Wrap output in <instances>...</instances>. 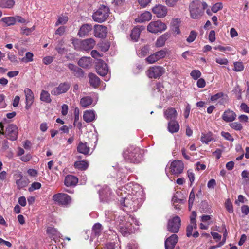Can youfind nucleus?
Masks as SVG:
<instances>
[{"label":"nucleus","instance_id":"5701e85b","mask_svg":"<svg viewBox=\"0 0 249 249\" xmlns=\"http://www.w3.org/2000/svg\"><path fill=\"white\" fill-rule=\"evenodd\" d=\"M95 113L93 110H86L83 114V119L87 123L91 122L95 119Z\"/></svg>","mask_w":249,"mask_h":249},{"label":"nucleus","instance_id":"8fccbe9b","mask_svg":"<svg viewBox=\"0 0 249 249\" xmlns=\"http://www.w3.org/2000/svg\"><path fill=\"white\" fill-rule=\"evenodd\" d=\"M145 60L148 64H153L158 61L155 53L147 57Z\"/></svg>","mask_w":249,"mask_h":249},{"label":"nucleus","instance_id":"9b49d317","mask_svg":"<svg viewBox=\"0 0 249 249\" xmlns=\"http://www.w3.org/2000/svg\"><path fill=\"white\" fill-rule=\"evenodd\" d=\"M74 46L76 47L75 42H73ZM75 44L79 45L82 50L88 51L92 49L95 45V41L92 38H89L81 41L76 40Z\"/></svg>","mask_w":249,"mask_h":249},{"label":"nucleus","instance_id":"1a4fd4ad","mask_svg":"<svg viewBox=\"0 0 249 249\" xmlns=\"http://www.w3.org/2000/svg\"><path fill=\"white\" fill-rule=\"evenodd\" d=\"M180 218L178 216L169 219L167 224L168 231L173 233L178 232L180 227Z\"/></svg>","mask_w":249,"mask_h":249},{"label":"nucleus","instance_id":"864d4df0","mask_svg":"<svg viewBox=\"0 0 249 249\" xmlns=\"http://www.w3.org/2000/svg\"><path fill=\"white\" fill-rule=\"evenodd\" d=\"M16 184L18 186V187L20 189L26 186L27 184V182L25 179L21 177L20 179L17 180Z\"/></svg>","mask_w":249,"mask_h":249},{"label":"nucleus","instance_id":"6e6d98bb","mask_svg":"<svg viewBox=\"0 0 249 249\" xmlns=\"http://www.w3.org/2000/svg\"><path fill=\"white\" fill-rule=\"evenodd\" d=\"M225 205L226 209L230 213H232L233 212L232 203L229 199H227L226 201Z\"/></svg>","mask_w":249,"mask_h":249},{"label":"nucleus","instance_id":"a878e982","mask_svg":"<svg viewBox=\"0 0 249 249\" xmlns=\"http://www.w3.org/2000/svg\"><path fill=\"white\" fill-rule=\"evenodd\" d=\"M92 29V27L91 25L88 24H84L80 27L78 35L80 36L83 37L91 31Z\"/></svg>","mask_w":249,"mask_h":249},{"label":"nucleus","instance_id":"e433bc0d","mask_svg":"<svg viewBox=\"0 0 249 249\" xmlns=\"http://www.w3.org/2000/svg\"><path fill=\"white\" fill-rule=\"evenodd\" d=\"M93 102V99L89 96L83 97L80 100V105L83 107H86L91 105Z\"/></svg>","mask_w":249,"mask_h":249},{"label":"nucleus","instance_id":"4c0bfd02","mask_svg":"<svg viewBox=\"0 0 249 249\" xmlns=\"http://www.w3.org/2000/svg\"><path fill=\"white\" fill-rule=\"evenodd\" d=\"M88 163L85 160L77 161L74 163V167L75 168L85 170L88 167Z\"/></svg>","mask_w":249,"mask_h":249},{"label":"nucleus","instance_id":"f3484780","mask_svg":"<svg viewBox=\"0 0 249 249\" xmlns=\"http://www.w3.org/2000/svg\"><path fill=\"white\" fill-rule=\"evenodd\" d=\"M24 93L26 97V109H29L34 101V96L32 91L29 88L24 89Z\"/></svg>","mask_w":249,"mask_h":249},{"label":"nucleus","instance_id":"603ef678","mask_svg":"<svg viewBox=\"0 0 249 249\" xmlns=\"http://www.w3.org/2000/svg\"><path fill=\"white\" fill-rule=\"evenodd\" d=\"M33 54L31 52L26 53L25 56L21 59V61L27 63L33 61Z\"/></svg>","mask_w":249,"mask_h":249},{"label":"nucleus","instance_id":"393cba45","mask_svg":"<svg viewBox=\"0 0 249 249\" xmlns=\"http://www.w3.org/2000/svg\"><path fill=\"white\" fill-rule=\"evenodd\" d=\"M78 182L77 178L72 175H68L66 177L64 183L67 186H74Z\"/></svg>","mask_w":249,"mask_h":249},{"label":"nucleus","instance_id":"b1692460","mask_svg":"<svg viewBox=\"0 0 249 249\" xmlns=\"http://www.w3.org/2000/svg\"><path fill=\"white\" fill-rule=\"evenodd\" d=\"M177 112L175 108L170 107L164 111V116L168 120H174L177 118Z\"/></svg>","mask_w":249,"mask_h":249},{"label":"nucleus","instance_id":"09e8293b","mask_svg":"<svg viewBox=\"0 0 249 249\" xmlns=\"http://www.w3.org/2000/svg\"><path fill=\"white\" fill-rule=\"evenodd\" d=\"M197 36V33L192 30L190 32L188 37L187 38L186 40L188 43H191L193 42Z\"/></svg>","mask_w":249,"mask_h":249},{"label":"nucleus","instance_id":"2f4dec72","mask_svg":"<svg viewBox=\"0 0 249 249\" xmlns=\"http://www.w3.org/2000/svg\"><path fill=\"white\" fill-rule=\"evenodd\" d=\"M180 23V20L179 19L175 18L173 19L170 23L172 30L177 34H179L180 33V30L179 28Z\"/></svg>","mask_w":249,"mask_h":249},{"label":"nucleus","instance_id":"dca6fc26","mask_svg":"<svg viewBox=\"0 0 249 249\" xmlns=\"http://www.w3.org/2000/svg\"><path fill=\"white\" fill-rule=\"evenodd\" d=\"M107 30L106 27L102 25L94 26V36L99 38H104L106 36Z\"/></svg>","mask_w":249,"mask_h":249},{"label":"nucleus","instance_id":"a211bd4d","mask_svg":"<svg viewBox=\"0 0 249 249\" xmlns=\"http://www.w3.org/2000/svg\"><path fill=\"white\" fill-rule=\"evenodd\" d=\"M178 238L176 234H172L167 238L165 241V249H174Z\"/></svg>","mask_w":249,"mask_h":249},{"label":"nucleus","instance_id":"39448f33","mask_svg":"<svg viewBox=\"0 0 249 249\" xmlns=\"http://www.w3.org/2000/svg\"><path fill=\"white\" fill-rule=\"evenodd\" d=\"M109 9L108 7L102 6L92 16L93 20L97 22L102 23L105 21L109 16Z\"/></svg>","mask_w":249,"mask_h":249},{"label":"nucleus","instance_id":"79ce46f5","mask_svg":"<svg viewBox=\"0 0 249 249\" xmlns=\"http://www.w3.org/2000/svg\"><path fill=\"white\" fill-rule=\"evenodd\" d=\"M1 21L4 23L7 26L14 25L15 22V17H7L1 18Z\"/></svg>","mask_w":249,"mask_h":249},{"label":"nucleus","instance_id":"4be33fe9","mask_svg":"<svg viewBox=\"0 0 249 249\" xmlns=\"http://www.w3.org/2000/svg\"><path fill=\"white\" fill-rule=\"evenodd\" d=\"M152 14L147 11H145L143 13L141 14L137 18L135 19V21L137 22H143L148 21L151 19Z\"/></svg>","mask_w":249,"mask_h":249},{"label":"nucleus","instance_id":"20e7f679","mask_svg":"<svg viewBox=\"0 0 249 249\" xmlns=\"http://www.w3.org/2000/svg\"><path fill=\"white\" fill-rule=\"evenodd\" d=\"M207 7V4L205 2H201L199 0L193 1L189 5L191 17L194 19H198Z\"/></svg>","mask_w":249,"mask_h":249},{"label":"nucleus","instance_id":"680f3d73","mask_svg":"<svg viewBox=\"0 0 249 249\" xmlns=\"http://www.w3.org/2000/svg\"><path fill=\"white\" fill-rule=\"evenodd\" d=\"M222 8V4L221 3H217L212 7V11L214 13H216Z\"/></svg>","mask_w":249,"mask_h":249},{"label":"nucleus","instance_id":"473e14b6","mask_svg":"<svg viewBox=\"0 0 249 249\" xmlns=\"http://www.w3.org/2000/svg\"><path fill=\"white\" fill-rule=\"evenodd\" d=\"M168 34H164L160 36L156 42V46L158 47H161L164 45L165 41L169 38Z\"/></svg>","mask_w":249,"mask_h":249},{"label":"nucleus","instance_id":"3c124183","mask_svg":"<svg viewBox=\"0 0 249 249\" xmlns=\"http://www.w3.org/2000/svg\"><path fill=\"white\" fill-rule=\"evenodd\" d=\"M234 71H241L244 70V66L241 62H235L234 63Z\"/></svg>","mask_w":249,"mask_h":249},{"label":"nucleus","instance_id":"de8ad7c7","mask_svg":"<svg viewBox=\"0 0 249 249\" xmlns=\"http://www.w3.org/2000/svg\"><path fill=\"white\" fill-rule=\"evenodd\" d=\"M155 53L156 55L158 60H159L164 58L167 53V52L165 50H161Z\"/></svg>","mask_w":249,"mask_h":249},{"label":"nucleus","instance_id":"4468645a","mask_svg":"<svg viewBox=\"0 0 249 249\" xmlns=\"http://www.w3.org/2000/svg\"><path fill=\"white\" fill-rule=\"evenodd\" d=\"M70 87L68 82L60 83L57 87L53 88L51 90V94L53 95H58L66 92Z\"/></svg>","mask_w":249,"mask_h":249},{"label":"nucleus","instance_id":"774afa93","mask_svg":"<svg viewBox=\"0 0 249 249\" xmlns=\"http://www.w3.org/2000/svg\"><path fill=\"white\" fill-rule=\"evenodd\" d=\"M91 55L92 57L98 59V58L101 57L103 54H100L97 51L93 50L91 52Z\"/></svg>","mask_w":249,"mask_h":249},{"label":"nucleus","instance_id":"5fc2aeb1","mask_svg":"<svg viewBox=\"0 0 249 249\" xmlns=\"http://www.w3.org/2000/svg\"><path fill=\"white\" fill-rule=\"evenodd\" d=\"M195 193H194L193 190H192V191L190 193L189 200H188L189 210L191 209V207L193 206L194 201L195 199Z\"/></svg>","mask_w":249,"mask_h":249},{"label":"nucleus","instance_id":"412c9836","mask_svg":"<svg viewBox=\"0 0 249 249\" xmlns=\"http://www.w3.org/2000/svg\"><path fill=\"white\" fill-rule=\"evenodd\" d=\"M99 194L101 200L106 201L109 199L111 191L108 186H106L99 191Z\"/></svg>","mask_w":249,"mask_h":249},{"label":"nucleus","instance_id":"0eeeda50","mask_svg":"<svg viewBox=\"0 0 249 249\" xmlns=\"http://www.w3.org/2000/svg\"><path fill=\"white\" fill-rule=\"evenodd\" d=\"M165 72V69L161 66L151 67L146 71V75L150 78L158 79Z\"/></svg>","mask_w":249,"mask_h":249},{"label":"nucleus","instance_id":"bf43d9fd","mask_svg":"<svg viewBox=\"0 0 249 249\" xmlns=\"http://www.w3.org/2000/svg\"><path fill=\"white\" fill-rule=\"evenodd\" d=\"M105 249H120L118 245H116L114 243L108 242L105 245Z\"/></svg>","mask_w":249,"mask_h":249},{"label":"nucleus","instance_id":"58836bf2","mask_svg":"<svg viewBox=\"0 0 249 249\" xmlns=\"http://www.w3.org/2000/svg\"><path fill=\"white\" fill-rule=\"evenodd\" d=\"M141 29L139 28L135 27L131 31L130 37L132 40L137 41L140 37Z\"/></svg>","mask_w":249,"mask_h":249},{"label":"nucleus","instance_id":"9d476101","mask_svg":"<svg viewBox=\"0 0 249 249\" xmlns=\"http://www.w3.org/2000/svg\"><path fill=\"white\" fill-rule=\"evenodd\" d=\"M183 169L184 164L180 160L173 161L169 167L171 174L177 176L182 172Z\"/></svg>","mask_w":249,"mask_h":249},{"label":"nucleus","instance_id":"c9c22d12","mask_svg":"<svg viewBox=\"0 0 249 249\" xmlns=\"http://www.w3.org/2000/svg\"><path fill=\"white\" fill-rule=\"evenodd\" d=\"M89 76L90 85L94 88L97 87L100 84V79L96 75L92 73H89Z\"/></svg>","mask_w":249,"mask_h":249},{"label":"nucleus","instance_id":"f704fd0d","mask_svg":"<svg viewBox=\"0 0 249 249\" xmlns=\"http://www.w3.org/2000/svg\"><path fill=\"white\" fill-rule=\"evenodd\" d=\"M15 3L14 0H0V7L2 8L11 9L13 7Z\"/></svg>","mask_w":249,"mask_h":249},{"label":"nucleus","instance_id":"4d7b16f0","mask_svg":"<svg viewBox=\"0 0 249 249\" xmlns=\"http://www.w3.org/2000/svg\"><path fill=\"white\" fill-rule=\"evenodd\" d=\"M149 52V47L147 46L143 47L140 52L138 54L140 57H143L147 55V54Z\"/></svg>","mask_w":249,"mask_h":249},{"label":"nucleus","instance_id":"c03bdc74","mask_svg":"<svg viewBox=\"0 0 249 249\" xmlns=\"http://www.w3.org/2000/svg\"><path fill=\"white\" fill-rule=\"evenodd\" d=\"M68 20V17L65 16H62L58 17L57 21L56 22L55 26H58L60 24H66Z\"/></svg>","mask_w":249,"mask_h":249},{"label":"nucleus","instance_id":"f8f14e48","mask_svg":"<svg viewBox=\"0 0 249 249\" xmlns=\"http://www.w3.org/2000/svg\"><path fill=\"white\" fill-rule=\"evenodd\" d=\"M18 128L16 125L10 124L6 128L5 135L11 141L16 140L18 137Z\"/></svg>","mask_w":249,"mask_h":249},{"label":"nucleus","instance_id":"ddd939ff","mask_svg":"<svg viewBox=\"0 0 249 249\" xmlns=\"http://www.w3.org/2000/svg\"><path fill=\"white\" fill-rule=\"evenodd\" d=\"M97 72L102 76H105L108 73L107 64L101 59H98L96 65Z\"/></svg>","mask_w":249,"mask_h":249},{"label":"nucleus","instance_id":"ea45409f","mask_svg":"<svg viewBox=\"0 0 249 249\" xmlns=\"http://www.w3.org/2000/svg\"><path fill=\"white\" fill-rule=\"evenodd\" d=\"M35 30V26H33L31 28H27L26 26H22L20 29V34L22 35L27 36L31 35L32 33Z\"/></svg>","mask_w":249,"mask_h":249},{"label":"nucleus","instance_id":"6ab92c4d","mask_svg":"<svg viewBox=\"0 0 249 249\" xmlns=\"http://www.w3.org/2000/svg\"><path fill=\"white\" fill-rule=\"evenodd\" d=\"M46 232L50 238L57 243L59 239L62 237L61 234L58 231L53 227H48L46 230Z\"/></svg>","mask_w":249,"mask_h":249},{"label":"nucleus","instance_id":"c85d7f7f","mask_svg":"<svg viewBox=\"0 0 249 249\" xmlns=\"http://www.w3.org/2000/svg\"><path fill=\"white\" fill-rule=\"evenodd\" d=\"M68 68L73 72L75 76L77 77H81L83 75V72L81 69L78 68L73 64H69Z\"/></svg>","mask_w":249,"mask_h":249},{"label":"nucleus","instance_id":"69168bd1","mask_svg":"<svg viewBox=\"0 0 249 249\" xmlns=\"http://www.w3.org/2000/svg\"><path fill=\"white\" fill-rule=\"evenodd\" d=\"M139 4L142 7H146L151 3V0H137Z\"/></svg>","mask_w":249,"mask_h":249},{"label":"nucleus","instance_id":"052dcab7","mask_svg":"<svg viewBox=\"0 0 249 249\" xmlns=\"http://www.w3.org/2000/svg\"><path fill=\"white\" fill-rule=\"evenodd\" d=\"M215 61L217 63L220 65H227L228 60L225 58L217 57L215 58Z\"/></svg>","mask_w":249,"mask_h":249},{"label":"nucleus","instance_id":"2eb2a0df","mask_svg":"<svg viewBox=\"0 0 249 249\" xmlns=\"http://www.w3.org/2000/svg\"><path fill=\"white\" fill-rule=\"evenodd\" d=\"M152 12L159 18L165 17L167 14V8L162 5H157L152 8Z\"/></svg>","mask_w":249,"mask_h":249},{"label":"nucleus","instance_id":"a18cd8bd","mask_svg":"<svg viewBox=\"0 0 249 249\" xmlns=\"http://www.w3.org/2000/svg\"><path fill=\"white\" fill-rule=\"evenodd\" d=\"M230 126L236 131H241L243 129L242 125L239 122H232L229 124Z\"/></svg>","mask_w":249,"mask_h":249},{"label":"nucleus","instance_id":"e2e57ef3","mask_svg":"<svg viewBox=\"0 0 249 249\" xmlns=\"http://www.w3.org/2000/svg\"><path fill=\"white\" fill-rule=\"evenodd\" d=\"M221 135L226 140L230 141H233L234 139L229 132H222Z\"/></svg>","mask_w":249,"mask_h":249},{"label":"nucleus","instance_id":"338daca9","mask_svg":"<svg viewBox=\"0 0 249 249\" xmlns=\"http://www.w3.org/2000/svg\"><path fill=\"white\" fill-rule=\"evenodd\" d=\"M110 45L108 42H103L100 44L101 50L104 52H106L108 50Z\"/></svg>","mask_w":249,"mask_h":249},{"label":"nucleus","instance_id":"423d86ee","mask_svg":"<svg viewBox=\"0 0 249 249\" xmlns=\"http://www.w3.org/2000/svg\"><path fill=\"white\" fill-rule=\"evenodd\" d=\"M166 28V25L160 20L151 21L147 26V31L153 34L161 33Z\"/></svg>","mask_w":249,"mask_h":249},{"label":"nucleus","instance_id":"f03ea898","mask_svg":"<svg viewBox=\"0 0 249 249\" xmlns=\"http://www.w3.org/2000/svg\"><path fill=\"white\" fill-rule=\"evenodd\" d=\"M122 219H124V218H120L122 223L120 222L117 226L119 231L124 236H128L135 232L138 229L139 225L136 219L131 217H128L127 221L123 223V220Z\"/></svg>","mask_w":249,"mask_h":249},{"label":"nucleus","instance_id":"6e6552de","mask_svg":"<svg viewBox=\"0 0 249 249\" xmlns=\"http://www.w3.org/2000/svg\"><path fill=\"white\" fill-rule=\"evenodd\" d=\"M53 200L59 205L67 206L71 202V197L66 194L58 193L53 196Z\"/></svg>","mask_w":249,"mask_h":249},{"label":"nucleus","instance_id":"7ed1b4c3","mask_svg":"<svg viewBox=\"0 0 249 249\" xmlns=\"http://www.w3.org/2000/svg\"><path fill=\"white\" fill-rule=\"evenodd\" d=\"M142 151L133 146L128 147L123 153L125 160L130 162L138 163L142 160Z\"/></svg>","mask_w":249,"mask_h":249},{"label":"nucleus","instance_id":"49530a36","mask_svg":"<svg viewBox=\"0 0 249 249\" xmlns=\"http://www.w3.org/2000/svg\"><path fill=\"white\" fill-rule=\"evenodd\" d=\"M190 75L194 80H197L201 77V73L198 70H194L191 72Z\"/></svg>","mask_w":249,"mask_h":249},{"label":"nucleus","instance_id":"f257e3e1","mask_svg":"<svg viewBox=\"0 0 249 249\" xmlns=\"http://www.w3.org/2000/svg\"><path fill=\"white\" fill-rule=\"evenodd\" d=\"M125 193L126 188L125 187H121L117 190L118 195L122 196L120 200L121 206L129 208L133 211L137 210L143 202L140 193L136 192L135 194H134L133 192H132L131 194H129L125 196L123 193Z\"/></svg>","mask_w":249,"mask_h":249},{"label":"nucleus","instance_id":"cd10ccee","mask_svg":"<svg viewBox=\"0 0 249 249\" xmlns=\"http://www.w3.org/2000/svg\"><path fill=\"white\" fill-rule=\"evenodd\" d=\"M102 226L101 224L99 223L95 224L92 230L91 237L94 238L99 236L102 231Z\"/></svg>","mask_w":249,"mask_h":249},{"label":"nucleus","instance_id":"aec40b11","mask_svg":"<svg viewBox=\"0 0 249 249\" xmlns=\"http://www.w3.org/2000/svg\"><path fill=\"white\" fill-rule=\"evenodd\" d=\"M236 118V113L230 109L225 110L222 115V119L226 122H232L235 120Z\"/></svg>","mask_w":249,"mask_h":249},{"label":"nucleus","instance_id":"0e129e2a","mask_svg":"<svg viewBox=\"0 0 249 249\" xmlns=\"http://www.w3.org/2000/svg\"><path fill=\"white\" fill-rule=\"evenodd\" d=\"M8 58L12 63H13L16 64L18 63L17 57L14 54H8Z\"/></svg>","mask_w":249,"mask_h":249},{"label":"nucleus","instance_id":"72a5a7b5","mask_svg":"<svg viewBox=\"0 0 249 249\" xmlns=\"http://www.w3.org/2000/svg\"><path fill=\"white\" fill-rule=\"evenodd\" d=\"M213 140V139L212 137V133L208 132L206 134L204 133H201L200 141L202 143L208 144Z\"/></svg>","mask_w":249,"mask_h":249},{"label":"nucleus","instance_id":"c756f323","mask_svg":"<svg viewBox=\"0 0 249 249\" xmlns=\"http://www.w3.org/2000/svg\"><path fill=\"white\" fill-rule=\"evenodd\" d=\"M179 129L178 123L174 120L171 121L168 123V129L172 133L177 132Z\"/></svg>","mask_w":249,"mask_h":249},{"label":"nucleus","instance_id":"a19ab883","mask_svg":"<svg viewBox=\"0 0 249 249\" xmlns=\"http://www.w3.org/2000/svg\"><path fill=\"white\" fill-rule=\"evenodd\" d=\"M40 99L42 101L45 102L46 103H49L51 102L50 95L49 93L46 90H42L40 94Z\"/></svg>","mask_w":249,"mask_h":249},{"label":"nucleus","instance_id":"bb28decb","mask_svg":"<svg viewBox=\"0 0 249 249\" xmlns=\"http://www.w3.org/2000/svg\"><path fill=\"white\" fill-rule=\"evenodd\" d=\"M78 65L83 68H88L90 67L91 65V58L89 57H82L78 62Z\"/></svg>","mask_w":249,"mask_h":249},{"label":"nucleus","instance_id":"37998d69","mask_svg":"<svg viewBox=\"0 0 249 249\" xmlns=\"http://www.w3.org/2000/svg\"><path fill=\"white\" fill-rule=\"evenodd\" d=\"M197 228V224L195 223H190L186 228V236L189 237L192 236L193 230Z\"/></svg>","mask_w":249,"mask_h":249},{"label":"nucleus","instance_id":"13d9d810","mask_svg":"<svg viewBox=\"0 0 249 249\" xmlns=\"http://www.w3.org/2000/svg\"><path fill=\"white\" fill-rule=\"evenodd\" d=\"M41 187V183L38 182H35L31 184V186L29 188V191L30 192H32L35 190L40 189Z\"/></svg>","mask_w":249,"mask_h":249},{"label":"nucleus","instance_id":"7c9ffc66","mask_svg":"<svg viewBox=\"0 0 249 249\" xmlns=\"http://www.w3.org/2000/svg\"><path fill=\"white\" fill-rule=\"evenodd\" d=\"M77 149L78 152L87 155L89 151V147L87 144L86 142H80L77 146Z\"/></svg>","mask_w":249,"mask_h":249}]
</instances>
